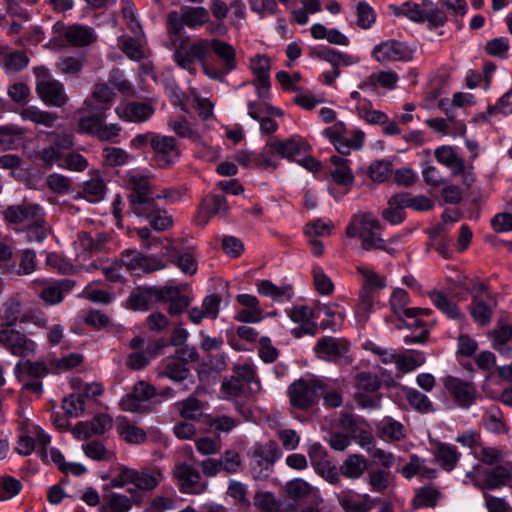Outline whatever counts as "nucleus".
Instances as JSON below:
<instances>
[{"instance_id":"1a4fd4ad","label":"nucleus","mask_w":512,"mask_h":512,"mask_svg":"<svg viewBox=\"0 0 512 512\" xmlns=\"http://www.w3.org/2000/svg\"><path fill=\"white\" fill-rule=\"evenodd\" d=\"M34 72L37 79L36 92L47 106L62 107L69 101L63 84L52 78L45 67H37Z\"/></svg>"},{"instance_id":"bf43d9fd","label":"nucleus","mask_w":512,"mask_h":512,"mask_svg":"<svg viewBox=\"0 0 512 512\" xmlns=\"http://www.w3.org/2000/svg\"><path fill=\"white\" fill-rule=\"evenodd\" d=\"M374 303V293H370L366 289H360L359 301L355 308V316L359 323L368 321L370 314L373 312Z\"/></svg>"},{"instance_id":"0eeeda50","label":"nucleus","mask_w":512,"mask_h":512,"mask_svg":"<svg viewBox=\"0 0 512 512\" xmlns=\"http://www.w3.org/2000/svg\"><path fill=\"white\" fill-rule=\"evenodd\" d=\"M210 52V41L200 38L191 43L182 42L173 53L174 62L191 75L197 72L196 62H199L204 72V67H209L207 56Z\"/></svg>"},{"instance_id":"5fc2aeb1","label":"nucleus","mask_w":512,"mask_h":512,"mask_svg":"<svg viewBox=\"0 0 512 512\" xmlns=\"http://www.w3.org/2000/svg\"><path fill=\"white\" fill-rule=\"evenodd\" d=\"M367 468V462L362 455H350L340 466V473L348 479H358Z\"/></svg>"},{"instance_id":"58836bf2","label":"nucleus","mask_w":512,"mask_h":512,"mask_svg":"<svg viewBox=\"0 0 512 512\" xmlns=\"http://www.w3.org/2000/svg\"><path fill=\"white\" fill-rule=\"evenodd\" d=\"M330 162L334 169L331 171V177L335 183L341 186H349L354 181V175L349 167L350 161L342 156L333 155Z\"/></svg>"},{"instance_id":"864d4df0","label":"nucleus","mask_w":512,"mask_h":512,"mask_svg":"<svg viewBox=\"0 0 512 512\" xmlns=\"http://www.w3.org/2000/svg\"><path fill=\"white\" fill-rule=\"evenodd\" d=\"M112 427V419L107 414H98L96 415L90 422L80 423L77 427L78 431L81 432L80 429L85 430L84 436L90 437L92 435H101L106 431L111 429Z\"/></svg>"},{"instance_id":"9b49d317","label":"nucleus","mask_w":512,"mask_h":512,"mask_svg":"<svg viewBox=\"0 0 512 512\" xmlns=\"http://www.w3.org/2000/svg\"><path fill=\"white\" fill-rule=\"evenodd\" d=\"M77 131L102 142H115L122 127L118 123L107 124L103 113H95L81 116L78 120Z\"/></svg>"},{"instance_id":"680f3d73","label":"nucleus","mask_w":512,"mask_h":512,"mask_svg":"<svg viewBox=\"0 0 512 512\" xmlns=\"http://www.w3.org/2000/svg\"><path fill=\"white\" fill-rule=\"evenodd\" d=\"M185 26L196 29L209 21V11L202 6L186 7L182 11Z\"/></svg>"},{"instance_id":"a18cd8bd","label":"nucleus","mask_w":512,"mask_h":512,"mask_svg":"<svg viewBox=\"0 0 512 512\" xmlns=\"http://www.w3.org/2000/svg\"><path fill=\"white\" fill-rule=\"evenodd\" d=\"M380 437L389 442L400 441L406 436V430L402 423L391 417H386L378 425Z\"/></svg>"},{"instance_id":"2eb2a0df","label":"nucleus","mask_w":512,"mask_h":512,"mask_svg":"<svg viewBox=\"0 0 512 512\" xmlns=\"http://www.w3.org/2000/svg\"><path fill=\"white\" fill-rule=\"evenodd\" d=\"M355 400L363 408H376L379 397L376 392L381 387L379 378L369 372H361L356 377Z\"/></svg>"},{"instance_id":"052dcab7","label":"nucleus","mask_w":512,"mask_h":512,"mask_svg":"<svg viewBox=\"0 0 512 512\" xmlns=\"http://www.w3.org/2000/svg\"><path fill=\"white\" fill-rule=\"evenodd\" d=\"M357 272L362 276L364 284L361 289H366L370 293L386 287L385 278L376 273L373 269L359 265L356 267Z\"/></svg>"},{"instance_id":"412c9836","label":"nucleus","mask_w":512,"mask_h":512,"mask_svg":"<svg viewBox=\"0 0 512 512\" xmlns=\"http://www.w3.org/2000/svg\"><path fill=\"white\" fill-rule=\"evenodd\" d=\"M372 57L380 63L409 61L412 58V52L408 46L402 42L387 40L374 47Z\"/></svg>"},{"instance_id":"2f4dec72","label":"nucleus","mask_w":512,"mask_h":512,"mask_svg":"<svg viewBox=\"0 0 512 512\" xmlns=\"http://www.w3.org/2000/svg\"><path fill=\"white\" fill-rule=\"evenodd\" d=\"M190 370L186 364L178 358H166L159 366V377H166L175 382H181L188 378Z\"/></svg>"},{"instance_id":"3c124183","label":"nucleus","mask_w":512,"mask_h":512,"mask_svg":"<svg viewBox=\"0 0 512 512\" xmlns=\"http://www.w3.org/2000/svg\"><path fill=\"white\" fill-rule=\"evenodd\" d=\"M319 310L326 316V319L322 321V325L325 328H330L333 331H337L338 329H340L343 320L346 316L343 307L336 303L324 304L320 307Z\"/></svg>"},{"instance_id":"f257e3e1","label":"nucleus","mask_w":512,"mask_h":512,"mask_svg":"<svg viewBox=\"0 0 512 512\" xmlns=\"http://www.w3.org/2000/svg\"><path fill=\"white\" fill-rule=\"evenodd\" d=\"M348 239L360 241V248L363 251H385L390 256H397L399 249L390 247L382 238V225L372 213H357L352 216L345 229Z\"/></svg>"},{"instance_id":"603ef678","label":"nucleus","mask_w":512,"mask_h":512,"mask_svg":"<svg viewBox=\"0 0 512 512\" xmlns=\"http://www.w3.org/2000/svg\"><path fill=\"white\" fill-rule=\"evenodd\" d=\"M168 128L178 137L188 139L192 143L200 144L202 142L199 132L184 117L169 121Z\"/></svg>"},{"instance_id":"20e7f679","label":"nucleus","mask_w":512,"mask_h":512,"mask_svg":"<svg viewBox=\"0 0 512 512\" xmlns=\"http://www.w3.org/2000/svg\"><path fill=\"white\" fill-rule=\"evenodd\" d=\"M389 8L396 17L403 16L418 24L427 23L429 30L444 26L448 20L445 11L431 0H422L421 3L407 1L400 5L391 4Z\"/></svg>"},{"instance_id":"79ce46f5","label":"nucleus","mask_w":512,"mask_h":512,"mask_svg":"<svg viewBox=\"0 0 512 512\" xmlns=\"http://www.w3.org/2000/svg\"><path fill=\"white\" fill-rule=\"evenodd\" d=\"M29 63L27 55L22 51L8 52L7 48H0V66L6 72H17L24 69Z\"/></svg>"},{"instance_id":"393cba45","label":"nucleus","mask_w":512,"mask_h":512,"mask_svg":"<svg viewBox=\"0 0 512 512\" xmlns=\"http://www.w3.org/2000/svg\"><path fill=\"white\" fill-rule=\"evenodd\" d=\"M154 107L147 102H125L115 109L117 116L126 122L143 123L151 119Z\"/></svg>"},{"instance_id":"c85d7f7f","label":"nucleus","mask_w":512,"mask_h":512,"mask_svg":"<svg viewBox=\"0 0 512 512\" xmlns=\"http://www.w3.org/2000/svg\"><path fill=\"white\" fill-rule=\"evenodd\" d=\"M401 474L407 479H411L414 476L434 479L437 476V470L429 465L426 459L412 454L409 457V462L402 467Z\"/></svg>"},{"instance_id":"dca6fc26","label":"nucleus","mask_w":512,"mask_h":512,"mask_svg":"<svg viewBox=\"0 0 512 512\" xmlns=\"http://www.w3.org/2000/svg\"><path fill=\"white\" fill-rule=\"evenodd\" d=\"M153 160L157 167L165 169L175 164L181 155L180 148L173 136L158 134L153 143Z\"/></svg>"},{"instance_id":"f3484780","label":"nucleus","mask_w":512,"mask_h":512,"mask_svg":"<svg viewBox=\"0 0 512 512\" xmlns=\"http://www.w3.org/2000/svg\"><path fill=\"white\" fill-rule=\"evenodd\" d=\"M121 263L131 272L152 273L165 268L163 261L155 256H145L142 253L127 249L121 253Z\"/></svg>"},{"instance_id":"37998d69","label":"nucleus","mask_w":512,"mask_h":512,"mask_svg":"<svg viewBox=\"0 0 512 512\" xmlns=\"http://www.w3.org/2000/svg\"><path fill=\"white\" fill-rule=\"evenodd\" d=\"M65 39L73 46L82 47L93 43L96 40V35L90 27L74 25L67 28Z\"/></svg>"},{"instance_id":"72a5a7b5","label":"nucleus","mask_w":512,"mask_h":512,"mask_svg":"<svg viewBox=\"0 0 512 512\" xmlns=\"http://www.w3.org/2000/svg\"><path fill=\"white\" fill-rule=\"evenodd\" d=\"M120 438L129 444H142L147 440L146 432L129 421L126 417H119L116 425Z\"/></svg>"},{"instance_id":"de8ad7c7","label":"nucleus","mask_w":512,"mask_h":512,"mask_svg":"<svg viewBox=\"0 0 512 512\" xmlns=\"http://www.w3.org/2000/svg\"><path fill=\"white\" fill-rule=\"evenodd\" d=\"M317 56L330 63L334 70H340V66H351L359 62L358 57L341 53L331 48L321 49Z\"/></svg>"},{"instance_id":"6e6d98bb","label":"nucleus","mask_w":512,"mask_h":512,"mask_svg":"<svg viewBox=\"0 0 512 512\" xmlns=\"http://www.w3.org/2000/svg\"><path fill=\"white\" fill-rule=\"evenodd\" d=\"M509 478L510 472L506 467L502 465L495 466L485 471L482 488L498 489L504 486Z\"/></svg>"},{"instance_id":"423d86ee","label":"nucleus","mask_w":512,"mask_h":512,"mask_svg":"<svg viewBox=\"0 0 512 512\" xmlns=\"http://www.w3.org/2000/svg\"><path fill=\"white\" fill-rule=\"evenodd\" d=\"M323 393L324 383L315 377H301L287 388L290 405L302 411H308L317 405Z\"/></svg>"},{"instance_id":"f704fd0d","label":"nucleus","mask_w":512,"mask_h":512,"mask_svg":"<svg viewBox=\"0 0 512 512\" xmlns=\"http://www.w3.org/2000/svg\"><path fill=\"white\" fill-rule=\"evenodd\" d=\"M433 454L437 463L445 471H452L460 458V453L455 446L442 442L435 445Z\"/></svg>"},{"instance_id":"ddd939ff","label":"nucleus","mask_w":512,"mask_h":512,"mask_svg":"<svg viewBox=\"0 0 512 512\" xmlns=\"http://www.w3.org/2000/svg\"><path fill=\"white\" fill-rule=\"evenodd\" d=\"M0 345L10 354L25 358L33 356L36 352V343L15 326L0 325Z\"/></svg>"},{"instance_id":"ea45409f","label":"nucleus","mask_w":512,"mask_h":512,"mask_svg":"<svg viewBox=\"0 0 512 512\" xmlns=\"http://www.w3.org/2000/svg\"><path fill=\"white\" fill-rule=\"evenodd\" d=\"M314 350L329 358H337L341 357L348 351V346L347 342L343 339L327 336L317 341Z\"/></svg>"},{"instance_id":"0e129e2a","label":"nucleus","mask_w":512,"mask_h":512,"mask_svg":"<svg viewBox=\"0 0 512 512\" xmlns=\"http://www.w3.org/2000/svg\"><path fill=\"white\" fill-rule=\"evenodd\" d=\"M425 361L426 358L424 353L413 351L408 355L398 354L395 365L400 372L409 373L422 366Z\"/></svg>"},{"instance_id":"6e6552de","label":"nucleus","mask_w":512,"mask_h":512,"mask_svg":"<svg viewBox=\"0 0 512 512\" xmlns=\"http://www.w3.org/2000/svg\"><path fill=\"white\" fill-rule=\"evenodd\" d=\"M322 135L341 155H349L354 150H360L365 139V134L360 129L353 130L351 136L348 137L347 126L343 121H337L332 126L325 128Z\"/></svg>"},{"instance_id":"f03ea898","label":"nucleus","mask_w":512,"mask_h":512,"mask_svg":"<svg viewBox=\"0 0 512 512\" xmlns=\"http://www.w3.org/2000/svg\"><path fill=\"white\" fill-rule=\"evenodd\" d=\"M3 218L8 224L21 226L30 242H42L47 237L49 227L45 212L37 203L23 201L10 205L3 211Z\"/></svg>"},{"instance_id":"6ab92c4d","label":"nucleus","mask_w":512,"mask_h":512,"mask_svg":"<svg viewBox=\"0 0 512 512\" xmlns=\"http://www.w3.org/2000/svg\"><path fill=\"white\" fill-rule=\"evenodd\" d=\"M173 474L182 493L199 495L207 489V483L202 481L200 473L190 464H176Z\"/></svg>"},{"instance_id":"09e8293b","label":"nucleus","mask_w":512,"mask_h":512,"mask_svg":"<svg viewBox=\"0 0 512 512\" xmlns=\"http://www.w3.org/2000/svg\"><path fill=\"white\" fill-rule=\"evenodd\" d=\"M133 502L130 497L110 492L103 495V504L101 506L102 512H128L132 509Z\"/></svg>"},{"instance_id":"a19ab883","label":"nucleus","mask_w":512,"mask_h":512,"mask_svg":"<svg viewBox=\"0 0 512 512\" xmlns=\"http://www.w3.org/2000/svg\"><path fill=\"white\" fill-rule=\"evenodd\" d=\"M162 480L163 474L159 469H134L133 485L140 490H154Z\"/></svg>"},{"instance_id":"b1692460","label":"nucleus","mask_w":512,"mask_h":512,"mask_svg":"<svg viewBox=\"0 0 512 512\" xmlns=\"http://www.w3.org/2000/svg\"><path fill=\"white\" fill-rule=\"evenodd\" d=\"M51 438L39 426H32L26 433L19 436L16 451L23 456L30 455L36 447L40 452H45L47 445L50 443Z\"/></svg>"},{"instance_id":"a878e982","label":"nucleus","mask_w":512,"mask_h":512,"mask_svg":"<svg viewBox=\"0 0 512 512\" xmlns=\"http://www.w3.org/2000/svg\"><path fill=\"white\" fill-rule=\"evenodd\" d=\"M155 394L156 389L154 386L144 381H139L134 385L132 391L121 399V408L128 412H139L143 407V403L150 400Z\"/></svg>"},{"instance_id":"f8f14e48","label":"nucleus","mask_w":512,"mask_h":512,"mask_svg":"<svg viewBox=\"0 0 512 512\" xmlns=\"http://www.w3.org/2000/svg\"><path fill=\"white\" fill-rule=\"evenodd\" d=\"M309 149L308 142L299 135H293L284 140L271 138L265 144V153L269 154L271 160H276V157L279 156L289 161H295L297 157L306 154Z\"/></svg>"},{"instance_id":"39448f33","label":"nucleus","mask_w":512,"mask_h":512,"mask_svg":"<svg viewBox=\"0 0 512 512\" xmlns=\"http://www.w3.org/2000/svg\"><path fill=\"white\" fill-rule=\"evenodd\" d=\"M126 184L130 190L129 202L131 211L135 213H144L146 207L156 199L170 197L167 189L157 193L151 181V176L139 171H128L126 173Z\"/></svg>"},{"instance_id":"aec40b11","label":"nucleus","mask_w":512,"mask_h":512,"mask_svg":"<svg viewBox=\"0 0 512 512\" xmlns=\"http://www.w3.org/2000/svg\"><path fill=\"white\" fill-rule=\"evenodd\" d=\"M280 452L274 441L257 444L252 451L251 471L255 478H260L263 471H268L279 459Z\"/></svg>"},{"instance_id":"cd10ccee","label":"nucleus","mask_w":512,"mask_h":512,"mask_svg":"<svg viewBox=\"0 0 512 512\" xmlns=\"http://www.w3.org/2000/svg\"><path fill=\"white\" fill-rule=\"evenodd\" d=\"M42 286L39 297L49 305H55L63 301L64 293L69 292L74 286V282L69 279L60 281H37Z\"/></svg>"},{"instance_id":"69168bd1","label":"nucleus","mask_w":512,"mask_h":512,"mask_svg":"<svg viewBox=\"0 0 512 512\" xmlns=\"http://www.w3.org/2000/svg\"><path fill=\"white\" fill-rule=\"evenodd\" d=\"M441 497L440 491L432 486H424L417 490L413 504L415 507H434Z\"/></svg>"},{"instance_id":"4468645a","label":"nucleus","mask_w":512,"mask_h":512,"mask_svg":"<svg viewBox=\"0 0 512 512\" xmlns=\"http://www.w3.org/2000/svg\"><path fill=\"white\" fill-rule=\"evenodd\" d=\"M445 395L461 408L471 407L477 399L474 383L454 376L442 378Z\"/></svg>"},{"instance_id":"c756f323","label":"nucleus","mask_w":512,"mask_h":512,"mask_svg":"<svg viewBox=\"0 0 512 512\" xmlns=\"http://www.w3.org/2000/svg\"><path fill=\"white\" fill-rule=\"evenodd\" d=\"M234 158L239 164L247 168H276L278 165L277 160H271L269 154L265 153V146L260 153L238 151Z\"/></svg>"},{"instance_id":"a211bd4d","label":"nucleus","mask_w":512,"mask_h":512,"mask_svg":"<svg viewBox=\"0 0 512 512\" xmlns=\"http://www.w3.org/2000/svg\"><path fill=\"white\" fill-rule=\"evenodd\" d=\"M188 286L185 284L181 285H165L162 287H156L157 301L168 303L167 312L171 316L180 315L186 310L190 304V299L184 294Z\"/></svg>"},{"instance_id":"e2e57ef3","label":"nucleus","mask_w":512,"mask_h":512,"mask_svg":"<svg viewBox=\"0 0 512 512\" xmlns=\"http://www.w3.org/2000/svg\"><path fill=\"white\" fill-rule=\"evenodd\" d=\"M410 302L409 294L402 288H395L389 298V306L394 315L397 317L405 316L407 318L408 306Z\"/></svg>"},{"instance_id":"13d9d810","label":"nucleus","mask_w":512,"mask_h":512,"mask_svg":"<svg viewBox=\"0 0 512 512\" xmlns=\"http://www.w3.org/2000/svg\"><path fill=\"white\" fill-rule=\"evenodd\" d=\"M393 203L400 206H406V208L410 207L417 211H428L433 207V202L426 196L420 195L412 197L407 193L394 195Z\"/></svg>"},{"instance_id":"338daca9","label":"nucleus","mask_w":512,"mask_h":512,"mask_svg":"<svg viewBox=\"0 0 512 512\" xmlns=\"http://www.w3.org/2000/svg\"><path fill=\"white\" fill-rule=\"evenodd\" d=\"M406 399L409 405L420 413L427 414L434 410L431 400L414 388L406 389Z\"/></svg>"},{"instance_id":"e433bc0d","label":"nucleus","mask_w":512,"mask_h":512,"mask_svg":"<svg viewBox=\"0 0 512 512\" xmlns=\"http://www.w3.org/2000/svg\"><path fill=\"white\" fill-rule=\"evenodd\" d=\"M256 288L260 295L269 297L275 302L289 301L292 298V289L288 285L276 286L270 280H258Z\"/></svg>"},{"instance_id":"4d7b16f0","label":"nucleus","mask_w":512,"mask_h":512,"mask_svg":"<svg viewBox=\"0 0 512 512\" xmlns=\"http://www.w3.org/2000/svg\"><path fill=\"white\" fill-rule=\"evenodd\" d=\"M356 111L359 118L371 125H380L387 122V115L379 110L373 109L370 101H360L356 104Z\"/></svg>"},{"instance_id":"c03bdc74","label":"nucleus","mask_w":512,"mask_h":512,"mask_svg":"<svg viewBox=\"0 0 512 512\" xmlns=\"http://www.w3.org/2000/svg\"><path fill=\"white\" fill-rule=\"evenodd\" d=\"M153 299L157 300L156 287L138 288L128 298L129 307L135 311H147Z\"/></svg>"},{"instance_id":"5701e85b","label":"nucleus","mask_w":512,"mask_h":512,"mask_svg":"<svg viewBox=\"0 0 512 512\" xmlns=\"http://www.w3.org/2000/svg\"><path fill=\"white\" fill-rule=\"evenodd\" d=\"M229 205L227 199L222 195L206 196L199 207L196 217L197 224L205 226L213 216L226 218L229 214Z\"/></svg>"},{"instance_id":"7ed1b4c3","label":"nucleus","mask_w":512,"mask_h":512,"mask_svg":"<svg viewBox=\"0 0 512 512\" xmlns=\"http://www.w3.org/2000/svg\"><path fill=\"white\" fill-rule=\"evenodd\" d=\"M260 389L255 366L245 362L234 366L232 375L222 382L220 391L227 400H244Z\"/></svg>"},{"instance_id":"9d476101","label":"nucleus","mask_w":512,"mask_h":512,"mask_svg":"<svg viewBox=\"0 0 512 512\" xmlns=\"http://www.w3.org/2000/svg\"><path fill=\"white\" fill-rule=\"evenodd\" d=\"M210 50L221 60L219 66L209 63V67H204V75L209 79L224 82L226 76L237 67L236 51L233 46L219 39H211Z\"/></svg>"},{"instance_id":"4be33fe9","label":"nucleus","mask_w":512,"mask_h":512,"mask_svg":"<svg viewBox=\"0 0 512 512\" xmlns=\"http://www.w3.org/2000/svg\"><path fill=\"white\" fill-rule=\"evenodd\" d=\"M250 68L255 77L253 85L260 99L266 100L270 95V59L262 54L250 60Z\"/></svg>"},{"instance_id":"473e14b6","label":"nucleus","mask_w":512,"mask_h":512,"mask_svg":"<svg viewBox=\"0 0 512 512\" xmlns=\"http://www.w3.org/2000/svg\"><path fill=\"white\" fill-rule=\"evenodd\" d=\"M51 369L41 361H19L14 367V374L18 381H25L27 378L41 379L49 374Z\"/></svg>"},{"instance_id":"774afa93","label":"nucleus","mask_w":512,"mask_h":512,"mask_svg":"<svg viewBox=\"0 0 512 512\" xmlns=\"http://www.w3.org/2000/svg\"><path fill=\"white\" fill-rule=\"evenodd\" d=\"M254 505L259 512H282L279 501L271 492H257L254 496Z\"/></svg>"},{"instance_id":"7c9ffc66","label":"nucleus","mask_w":512,"mask_h":512,"mask_svg":"<svg viewBox=\"0 0 512 512\" xmlns=\"http://www.w3.org/2000/svg\"><path fill=\"white\" fill-rule=\"evenodd\" d=\"M25 135L24 128L16 124H6L0 126V152L15 150L23 142Z\"/></svg>"},{"instance_id":"8fccbe9b","label":"nucleus","mask_w":512,"mask_h":512,"mask_svg":"<svg viewBox=\"0 0 512 512\" xmlns=\"http://www.w3.org/2000/svg\"><path fill=\"white\" fill-rule=\"evenodd\" d=\"M433 305L450 319H460L461 312L458 306L452 302L443 292L433 290L428 293Z\"/></svg>"},{"instance_id":"bb28decb","label":"nucleus","mask_w":512,"mask_h":512,"mask_svg":"<svg viewBox=\"0 0 512 512\" xmlns=\"http://www.w3.org/2000/svg\"><path fill=\"white\" fill-rule=\"evenodd\" d=\"M337 500L346 512H369L376 504L368 494H359L351 489L338 493Z\"/></svg>"},{"instance_id":"49530a36","label":"nucleus","mask_w":512,"mask_h":512,"mask_svg":"<svg viewBox=\"0 0 512 512\" xmlns=\"http://www.w3.org/2000/svg\"><path fill=\"white\" fill-rule=\"evenodd\" d=\"M19 114L24 121H31L47 128H51L58 118L57 114L43 111L36 106H27Z\"/></svg>"},{"instance_id":"c9c22d12","label":"nucleus","mask_w":512,"mask_h":512,"mask_svg":"<svg viewBox=\"0 0 512 512\" xmlns=\"http://www.w3.org/2000/svg\"><path fill=\"white\" fill-rule=\"evenodd\" d=\"M84 198L89 202H100L104 199L106 185L99 171H93L91 178L82 184Z\"/></svg>"},{"instance_id":"4c0bfd02","label":"nucleus","mask_w":512,"mask_h":512,"mask_svg":"<svg viewBox=\"0 0 512 512\" xmlns=\"http://www.w3.org/2000/svg\"><path fill=\"white\" fill-rule=\"evenodd\" d=\"M135 215L147 218L153 229L157 231L167 230L173 224L172 217L167 211L157 208L155 201L146 207L144 213H135Z\"/></svg>"}]
</instances>
